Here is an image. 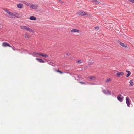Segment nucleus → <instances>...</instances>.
<instances>
[{
	"mask_svg": "<svg viewBox=\"0 0 134 134\" xmlns=\"http://www.w3.org/2000/svg\"><path fill=\"white\" fill-rule=\"evenodd\" d=\"M27 27H28L25 26H20V28L24 30L27 31Z\"/></svg>",
	"mask_w": 134,
	"mask_h": 134,
	"instance_id": "9",
	"label": "nucleus"
},
{
	"mask_svg": "<svg viewBox=\"0 0 134 134\" xmlns=\"http://www.w3.org/2000/svg\"><path fill=\"white\" fill-rule=\"evenodd\" d=\"M29 19L31 20H35L36 19V18L34 16H31L29 18Z\"/></svg>",
	"mask_w": 134,
	"mask_h": 134,
	"instance_id": "17",
	"label": "nucleus"
},
{
	"mask_svg": "<svg viewBox=\"0 0 134 134\" xmlns=\"http://www.w3.org/2000/svg\"><path fill=\"white\" fill-rule=\"evenodd\" d=\"M36 59L40 63H44L45 62V61L43 60L42 59L36 58Z\"/></svg>",
	"mask_w": 134,
	"mask_h": 134,
	"instance_id": "11",
	"label": "nucleus"
},
{
	"mask_svg": "<svg viewBox=\"0 0 134 134\" xmlns=\"http://www.w3.org/2000/svg\"><path fill=\"white\" fill-rule=\"evenodd\" d=\"M120 101V102H122V101Z\"/></svg>",
	"mask_w": 134,
	"mask_h": 134,
	"instance_id": "38",
	"label": "nucleus"
},
{
	"mask_svg": "<svg viewBox=\"0 0 134 134\" xmlns=\"http://www.w3.org/2000/svg\"><path fill=\"white\" fill-rule=\"evenodd\" d=\"M56 71L57 72L60 73V74H62L63 72L62 71H60L59 69H58L56 70Z\"/></svg>",
	"mask_w": 134,
	"mask_h": 134,
	"instance_id": "28",
	"label": "nucleus"
},
{
	"mask_svg": "<svg viewBox=\"0 0 134 134\" xmlns=\"http://www.w3.org/2000/svg\"><path fill=\"white\" fill-rule=\"evenodd\" d=\"M118 43H119V44L121 46L123 47H127V45L126 44H125L123 43L122 42H120V41H119L118 42Z\"/></svg>",
	"mask_w": 134,
	"mask_h": 134,
	"instance_id": "6",
	"label": "nucleus"
},
{
	"mask_svg": "<svg viewBox=\"0 0 134 134\" xmlns=\"http://www.w3.org/2000/svg\"><path fill=\"white\" fill-rule=\"evenodd\" d=\"M79 82L82 84H85V83L84 82L82 81H79Z\"/></svg>",
	"mask_w": 134,
	"mask_h": 134,
	"instance_id": "30",
	"label": "nucleus"
},
{
	"mask_svg": "<svg viewBox=\"0 0 134 134\" xmlns=\"http://www.w3.org/2000/svg\"><path fill=\"white\" fill-rule=\"evenodd\" d=\"M4 10L7 13H8L9 15L10 14H11V12H9L7 9H4Z\"/></svg>",
	"mask_w": 134,
	"mask_h": 134,
	"instance_id": "22",
	"label": "nucleus"
},
{
	"mask_svg": "<svg viewBox=\"0 0 134 134\" xmlns=\"http://www.w3.org/2000/svg\"><path fill=\"white\" fill-rule=\"evenodd\" d=\"M124 75V73L122 72H118L116 74V75L118 76V77H120V75Z\"/></svg>",
	"mask_w": 134,
	"mask_h": 134,
	"instance_id": "16",
	"label": "nucleus"
},
{
	"mask_svg": "<svg viewBox=\"0 0 134 134\" xmlns=\"http://www.w3.org/2000/svg\"><path fill=\"white\" fill-rule=\"evenodd\" d=\"M66 55H70V53H67L66 54Z\"/></svg>",
	"mask_w": 134,
	"mask_h": 134,
	"instance_id": "34",
	"label": "nucleus"
},
{
	"mask_svg": "<svg viewBox=\"0 0 134 134\" xmlns=\"http://www.w3.org/2000/svg\"><path fill=\"white\" fill-rule=\"evenodd\" d=\"M79 31V30L77 29H73L71 30V33L78 32Z\"/></svg>",
	"mask_w": 134,
	"mask_h": 134,
	"instance_id": "15",
	"label": "nucleus"
},
{
	"mask_svg": "<svg viewBox=\"0 0 134 134\" xmlns=\"http://www.w3.org/2000/svg\"><path fill=\"white\" fill-rule=\"evenodd\" d=\"M92 2H95L96 4L97 5L99 4V2L97 1V0H91Z\"/></svg>",
	"mask_w": 134,
	"mask_h": 134,
	"instance_id": "21",
	"label": "nucleus"
},
{
	"mask_svg": "<svg viewBox=\"0 0 134 134\" xmlns=\"http://www.w3.org/2000/svg\"><path fill=\"white\" fill-rule=\"evenodd\" d=\"M76 63H82V61L80 60H78L76 61Z\"/></svg>",
	"mask_w": 134,
	"mask_h": 134,
	"instance_id": "23",
	"label": "nucleus"
},
{
	"mask_svg": "<svg viewBox=\"0 0 134 134\" xmlns=\"http://www.w3.org/2000/svg\"><path fill=\"white\" fill-rule=\"evenodd\" d=\"M89 78L91 81H95L96 80V77L94 76H91L89 77Z\"/></svg>",
	"mask_w": 134,
	"mask_h": 134,
	"instance_id": "8",
	"label": "nucleus"
},
{
	"mask_svg": "<svg viewBox=\"0 0 134 134\" xmlns=\"http://www.w3.org/2000/svg\"><path fill=\"white\" fill-rule=\"evenodd\" d=\"M30 8L32 9H36L38 8V5L37 4L35 5L34 4H32L31 5H30Z\"/></svg>",
	"mask_w": 134,
	"mask_h": 134,
	"instance_id": "4",
	"label": "nucleus"
},
{
	"mask_svg": "<svg viewBox=\"0 0 134 134\" xmlns=\"http://www.w3.org/2000/svg\"><path fill=\"white\" fill-rule=\"evenodd\" d=\"M130 2L134 3V0H128Z\"/></svg>",
	"mask_w": 134,
	"mask_h": 134,
	"instance_id": "29",
	"label": "nucleus"
},
{
	"mask_svg": "<svg viewBox=\"0 0 134 134\" xmlns=\"http://www.w3.org/2000/svg\"><path fill=\"white\" fill-rule=\"evenodd\" d=\"M133 79H132L131 80H130L129 83L130 84L129 85V86H133L134 85V83L133 82Z\"/></svg>",
	"mask_w": 134,
	"mask_h": 134,
	"instance_id": "12",
	"label": "nucleus"
},
{
	"mask_svg": "<svg viewBox=\"0 0 134 134\" xmlns=\"http://www.w3.org/2000/svg\"><path fill=\"white\" fill-rule=\"evenodd\" d=\"M129 98L128 97H126V100H129Z\"/></svg>",
	"mask_w": 134,
	"mask_h": 134,
	"instance_id": "33",
	"label": "nucleus"
},
{
	"mask_svg": "<svg viewBox=\"0 0 134 134\" xmlns=\"http://www.w3.org/2000/svg\"><path fill=\"white\" fill-rule=\"evenodd\" d=\"M126 72H127V73H128L129 72H130V71H128V70H126Z\"/></svg>",
	"mask_w": 134,
	"mask_h": 134,
	"instance_id": "35",
	"label": "nucleus"
},
{
	"mask_svg": "<svg viewBox=\"0 0 134 134\" xmlns=\"http://www.w3.org/2000/svg\"><path fill=\"white\" fill-rule=\"evenodd\" d=\"M40 56H41L44 57H48V55L45 54L44 53H39V55Z\"/></svg>",
	"mask_w": 134,
	"mask_h": 134,
	"instance_id": "13",
	"label": "nucleus"
},
{
	"mask_svg": "<svg viewBox=\"0 0 134 134\" xmlns=\"http://www.w3.org/2000/svg\"><path fill=\"white\" fill-rule=\"evenodd\" d=\"M103 92L107 95H111V92H110L108 90H103Z\"/></svg>",
	"mask_w": 134,
	"mask_h": 134,
	"instance_id": "3",
	"label": "nucleus"
},
{
	"mask_svg": "<svg viewBox=\"0 0 134 134\" xmlns=\"http://www.w3.org/2000/svg\"><path fill=\"white\" fill-rule=\"evenodd\" d=\"M94 28L97 29H98L99 28V27L98 26H96L94 27Z\"/></svg>",
	"mask_w": 134,
	"mask_h": 134,
	"instance_id": "31",
	"label": "nucleus"
},
{
	"mask_svg": "<svg viewBox=\"0 0 134 134\" xmlns=\"http://www.w3.org/2000/svg\"><path fill=\"white\" fill-rule=\"evenodd\" d=\"M39 53L37 52H34L33 53V54L36 55H39Z\"/></svg>",
	"mask_w": 134,
	"mask_h": 134,
	"instance_id": "27",
	"label": "nucleus"
},
{
	"mask_svg": "<svg viewBox=\"0 0 134 134\" xmlns=\"http://www.w3.org/2000/svg\"><path fill=\"white\" fill-rule=\"evenodd\" d=\"M111 80V79L110 78H108V79H107L106 80L105 82H108L109 81Z\"/></svg>",
	"mask_w": 134,
	"mask_h": 134,
	"instance_id": "24",
	"label": "nucleus"
},
{
	"mask_svg": "<svg viewBox=\"0 0 134 134\" xmlns=\"http://www.w3.org/2000/svg\"><path fill=\"white\" fill-rule=\"evenodd\" d=\"M74 77L75 78V80H76V78L74 76Z\"/></svg>",
	"mask_w": 134,
	"mask_h": 134,
	"instance_id": "36",
	"label": "nucleus"
},
{
	"mask_svg": "<svg viewBox=\"0 0 134 134\" xmlns=\"http://www.w3.org/2000/svg\"><path fill=\"white\" fill-rule=\"evenodd\" d=\"M27 31L31 32H34V31L28 27Z\"/></svg>",
	"mask_w": 134,
	"mask_h": 134,
	"instance_id": "19",
	"label": "nucleus"
},
{
	"mask_svg": "<svg viewBox=\"0 0 134 134\" xmlns=\"http://www.w3.org/2000/svg\"><path fill=\"white\" fill-rule=\"evenodd\" d=\"M23 3L25 5H27V6H30V3H28L27 2L25 1H24L23 2Z\"/></svg>",
	"mask_w": 134,
	"mask_h": 134,
	"instance_id": "20",
	"label": "nucleus"
},
{
	"mask_svg": "<svg viewBox=\"0 0 134 134\" xmlns=\"http://www.w3.org/2000/svg\"><path fill=\"white\" fill-rule=\"evenodd\" d=\"M123 98V96L121 94H119L117 97V99L118 100H122Z\"/></svg>",
	"mask_w": 134,
	"mask_h": 134,
	"instance_id": "5",
	"label": "nucleus"
},
{
	"mask_svg": "<svg viewBox=\"0 0 134 134\" xmlns=\"http://www.w3.org/2000/svg\"><path fill=\"white\" fill-rule=\"evenodd\" d=\"M19 16L18 13L15 12H11V14H10L9 16L10 18H18Z\"/></svg>",
	"mask_w": 134,
	"mask_h": 134,
	"instance_id": "1",
	"label": "nucleus"
},
{
	"mask_svg": "<svg viewBox=\"0 0 134 134\" xmlns=\"http://www.w3.org/2000/svg\"><path fill=\"white\" fill-rule=\"evenodd\" d=\"M77 14L81 16L87 15L86 12L83 11H79L77 12Z\"/></svg>",
	"mask_w": 134,
	"mask_h": 134,
	"instance_id": "2",
	"label": "nucleus"
},
{
	"mask_svg": "<svg viewBox=\"0 0 134 134\" xmlns=\"http://www.w3.org/2000/svg\"><path fill=\"white\" fill-rule=\"evenodd\" d=\"M59 1L60 2L61 1V0H59Z\"/></svg>",
	"mask_w": 134,
	"mask_h": 134,
	"instance_id": "37",
	"label": "nucleus"
},
{
	"mask_svg": "<svg viewBox=\"0 0 134 134\" xmlns=\"http://www.w3.org/2000/svg\"><path fill=\"white\" fill-rule=\"evenodd\" d=\"M17 7L19 8H23V5L21 3H19L17 4Z\"/></svg>",
	"mask_w": 134,
	"mask_h": 134,
	"instance_id": "14",
	"label": "nucleus"
},
{
	"mask_svg": "<svg viewBox=\"0 0 134 134\" xmlns=\"http://www.w3.org/2000/svg\"><path fill=\"white\" fill-rule=\"evenodd\" d=\"M2 45L4 47L8 46L10 47H12V46L6 42H4L3 43Z\"/></svg>",
	"mask_w": 134,
	"mask_h": 134,
	"instance_id": "7",
	"label": "nucleus"
},
{
	"mask_svg": "<svg viewBox=\"0 0 134 134\" xmlns=\"http://www.w3.org/2000/svg\"><path fill=\"white\" fill-rule=\"evenodd\" d=\"M130 101H126V103L128 107H132V104H130Z\"/></svg>",
	"mask_w": 134,
	"mask_h": 134,
	"instance_id": "10",
	"label": "nucleus"
},
{
	"mask_svg": "<svg viewBox=\"0 0 134 134\" xmlns=\"http://www.w3.org/2000/svg\"><path fill=\"white\" fill-rule=\"evenodd\" d=\"M11 48H12V49L14 50V51H15V50H18L17 49H14V48H15L13 46V47L12 46V47H11Z\"/></svg>",
	"mask_w": 134,
	"mask_h": 134,
	"instance_id": "32",
	"label": "nucleus"
},
{
	"mask_svg": "<svg viewBox=\"0 0 134 134\" xmlns=\"http://www.w3.org/2000/svg\"><path fill=\"white\" fill-rule=\"evenodd\" d=\"M25 38H30V37L27 33H26L24 35Z\"/></svg>",
	"mask_w": 134,
	"mask_h": 134,
	"instance_id": "18",
	"label": "nucleus"
},
{
	"mask_svg": "<svg viewBox=\"0 0 134 134\" xmlns=\"http://www.w3.org/2000/svg\"><path fill=\"white\" fill-rule=\"evenodd\" d=\"M131 74V72H129L127 74V75H126V77H127L129 76Z\"/></svg>",
	"mask_w": 134,
	"mask_h": 134,
	"instance_id": "25",
	"label": "nucleus"
},
{
	"mask_svg": "<svg viewBox=\"0 0 134 134\" xmlns=\"http://www.w3.org/2000/svg\"><path fill=\"white\" fill-rule=\"evenodd\" d=\"M74 75H76L77 76V77L78 79H79L80 78H81V76L79 75H75V74H74Z\"/></svg>",
	"mask_w": 134,
	"mask_h": 134,
	"instance_id": "26",
	"label": "nucleus"
}]
</instances>
